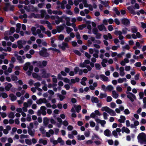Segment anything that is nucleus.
<instances>
[{"mask_svg": "<svg viewBox=\"0 0 146 146\" xmlns=\"http://www.w3.org/2000/svg\"><path fill=\"white\" fill-rule=\"evenodd\" d=\"M124 81H126V79L125 78H119L118 80V82L119 83H121Z\"/></svg>", "mask_w": 146, "mask_h": 146, "instance_id": "nucleus-37", "label": "nucleus"}, {"mask_svg": "<svg viewBox=\"0 0 146 146\" xmlns=\"http://www.w3.org/2000/svg\"><path fill=\"white\" fill-rule=\"evenodd\" d=\"M65 19L66 21V25L68 26H71V24L70 23V19L69 17H66Z\"/></svg>", "mask_w": 146, "mask_h": 146, "instance_id": "nucleus-23", "label": "nucleus"}, {"mask_svg": "<svg viewBox=\"0 0 146 146\" xmlns=\"http://www.w3.org/2000/svg\"><path fill=\"white\" fill-rule=\"evenodd\" d=\"M130 48V46H122L123 50L124 51L125 50H129Z\"/></svg>", "mask_w": 146, "mask_h": 146, "instance_id": "nucleus-55", "label": "nucleus"}, {"mask_svg": "<svg viewBox=\"0 0 146 146\" xmlns=\"http://www.w3.org/2000/svg\"><path fill=\"white\" fill-rule=\"evenodd\" d=\"M65 42H63L62 43V46H67L68 44V42H69V40L68 38H66L65 40Z\"/></svg>", "mask_w": 146, "mask_h": 146, "instance_id": "nucleus-32", "label": "nucleus"}, {"mask_svg": "<svg viewBox=\"0 0 146 146\" xmlns=\"http://www.w3.org/2000/svg\"><path fill=\"white\" fill-rule=\"evenodd\" d=\"M79 70V69L78 67H76L74 69V71L75 74H77Z\"/></svg>", "mask_w": 146, "mask_h": 146, "instance_id": "nucleus-56", "label": "nucleus"}, {"mask_svg": "<svg viewBox=\"0 0 146 146\" xmlns=\"http://www.w3.org/2000/svg\"><path fill=\"white\" fill-rule=\"evenodd\" d=\"M96 35V37L97 38L100 39L101 38L102 35L99 33H98L95 34Z\"/></svg>", "mask_w": 146, "mask_h": 146, "instance_id": "nucleus-51", "label": "nucleus"}, {"mask_svg": "<svg viewBox=\"0 0 146 146\" xmlns=\"http://www.w3.org/2000/svg\"><path fill=\"white\" fill-rule=\"evenodd\" d=\"M73 52L78 56H80L81 55V53L78 50H73Z\"/></svg>", "mask_w": 146, "mask_h": 146, "instance_id": "nucleus-43", "label": "nucleus"}, {"mask_svg": "<svg viewBox=\"0 0 146 146\" xmlns=\"http://www.w3.org/2000/svg\"><path fill=\"white\" fill-rule=\"evenodd\" d=\"M109 2L108 1H101V3L102 4H103L105 6V7H108V8H110V7L109 6L108 4Z\"/></svg>", "mask_w": 146, "mask_h": 146, "instance_id": "nucleus-30", "label": "nucleus"}, {"mask_svg": "<svg viewBox=\"0 0 146 146\" xmlns=\"http://www.w3.org/2000/svg\"><path fill=\"white\" fill-rule=\"evenodd\" d=\"M91 100L93 103L94 102L98 103L99 102L98 98L97 97H94L93 96L92 97Z\"/></svg>", "mask_w": 146, "mask_h": 146, "instance_id": "nucleus-12", "label": "nucleus"}, {"mask_svg": "<svg viewBox=\"0 0 146 146\" xmlns=\"http://www.w3.org/2000/svg\"><path fill=\"white\" fill-rule=\"evenodd\" d=\"M39 54L41 56L45 58L48 57L50 55L49 53L47 52V49L44 47L42 48Z\"/></svg>", "mask_w": 146, "mask_h": 146, "instance_id": "nucleus-3", "label": "nucleus"}, {"mask_svg": "<svg viewBox=\"0 0 146 146\" xmlns=\"http://www.w3.org/2000/svg\"><path fill=\"white\" fill-rule=\"evenodd\" d=\"M112 96L113 97L115 98H117L118 96V94L116 93L115 91H112Z\"/></svg>", "mask_w": 146, "mask_h": 146, "instance_id": "nucleus-36", "label": "nucleus"}, {"mask_svg": "<svg viewBox=\"0 0 146 146\" xmlns=\"http://www.w3.org/2000/svg\"><path fill=\"white\" fill-rule=\"evenodd\" d=\"M9 97L11 98V100L12 101H14L17 99V97L16 96L14 95L13 94H10L9 95Z\"/></svg>", "mask_w": 146, "mask_h": 146, "instance_id": "nucleus-19", "label": "nucleus"}, {"mask_svg": "<svg viewBox=\"0 0 146 146\" xmlns=\"http://www.w3.org/2000/svg\"><path fill=\"white\" fill-rule=\"evenodd\" d=\"M112 100V98L110 96H108L107 98L106 101L107 102H110Z\"/></svg>", "mask_w": 146, "mask_h": 146, "instance_id": "nucleus-63", "label": "nucleus"}, {"mask_svg": "<svg viewBox=\"0 0 146 146\" xmlns=\"http://www.w3.org/2000/svg\"><path fill=\"white\" fill-rule=\"evenodd\" d=\"M121 23L123 24L126 26L129 25L130 23L129 21L126 18L122 19L121 20Z\"/></svg>", "mask_w": 146, "mask_h": 146, "instance_id": "nucleus-6", "label": "nucleus"}, {"mask_svg": "<svg viewBox=\"0 0 146 146\" xmlns=\"http://www.w3.org/2000/svg\"><path fill=\"white\" fill-rule=\"evenodd\" d=\"M117 90L119 92H121L122 90V88L119 86H118L116 87Z\"/></svg>", "mask_w": 146, "mask_h": 146, "instance_id": "nucleus-60", "label": "nucleus"}, {"mask_svg": "<svg viewBox=\"0 0 146 146\" xmlns=\"http://www.w3.org/2000/svg\"><path fill=\"white\" fill-rule=\"evenodd\" d=\"M98 30L96 28H94L92 29L93 33L95 35L98 33Z\"/></svg>", "mask_w": 146, "mask_h": 146, "instance_id": "nucleus-52", "label": "nucleus"}, {"mask_svg": "<svg viewBox=\"0 0 146 146\" xmlns=\"http://www.w3.org/2000/svg\"><path fill=\"white\" fill-rule=\"evenodd\" d=\"M64 81L65 82L69 83L70 85L71 84V83L70 82V80L67 78H64Z\"/></svg>", "mask_w": 146, "mask_h": 146, "instance_id": "nucleus-50", "label": "nucleus"}, {"mask_svg": "<svg viewBox=\"0 0 146 146\" xmlns=\"http://www.w3.org/2000/svg\"><path fill=\"white\" fill-rule=\"evenodd\" d=\"M140 99H142L144 96V93L143 92H140L139 94Z\"/></svg>", "mask_w": 146, "mask_h": 146, "instance_id": "nucleus-62", "label": "nucleus"}, {"mask_svg": "<svg viewBox=\"0 0 146 146\" xmlns=\"http://www.w3.org/2000/svg\"><path fill=\"white\" fill-rule=\"evenodd\" d=\"M29 127H27V128L28 129V133L29 135L32 137H33L34 136V131H33L30 128H29Z\"/></svg>", "mask_w": 146, "mask_h": 146, "instance_id": "nucleus-22", "label": "nucleus"}, {"mask_svg": "<svg viewBox=\"0 0 146 146\" xmlns=\"http://www.w3.org/2000/svg\"><path fill=\"white\" fill-rule=\"evenodd\" d=\"M132 32L133 33H136L137 32V29L135 26H133L131 29Z\"/></svg>", "mask_w": 146, "mask_h": 146, "instance_id": "nucleus-31", "label": "nucleus"}, {"mask_svg": "<svg viewBox=\"0 0 146 146\" xmlns=\"http://www.w3.org/2000/svg\"><path fill=\"white\" fill-rule=\"evenodd\" d=\"M114 33L115 35L120 36L121 35H122V33L120 31H115Z\"/></svg>", "mask_w": 146, "mask_h": 146, "instance_id": "nucleus-41", "label": "nucleus"}, {"mask_svg": "<svg viewBox=\"0 0 146 146\" xmlns=\"http://www.w3.org/2000/svg\"><path fill=\"white\" fill-rule=\"evenodd\" d=\"M77 137L78 139L80 141L84 140L85 139V137L83 135H81V136L80 135H78L77 136Z\"/></svg>", "mask_w": 146, "mask_h": 146, "instance_id": "nucleus-33", "label": "nucleus"}, {"mask_svg": "<svg viewBox=\"0 0 146 146\" xmlns=\"http://www.w3.org/2000/svg\"><path fill=\"white\" fill-rule=\"evenodd\" d=\"M98 28L100 31H102L103 29L105 31H106V28L103 24L98 25Z\"/></svg>", "mask_w": 146, "mask_h": 146, "instance_id": "nucleus-10", "label": "nucleus"}, {"mask_svg": "<svg viewBox=\"0 0 146 146\" xmlns=\"http://www.w3.org/2000/svg\"><path fill=\"white\" fill-rule=\"evenodd\" d=\"M56 29L58 32H60L64 29V27L62 25L58 26L57 27Z\"/></svg>", "mask_w": 146, "mask_h": 146, "instance_id": "nucleus-24", "label": "nucleus"}, {"mask_svg": "<svg viewBox=\"0 0 146 146\" xmlns=\"http://www.w3.org/2000/svg\"><path fill=\"white\" fill-rule=\"evenodd\" d=\"M5 6L3 7V9L5 11H13L14 9V6L11 5L9 3H5Z\"/></svg>", "mask_w": 146, "mask_h": 146, "instance_id": "nucleus-4", "label": "nucleus"}, {"mask_svg": "<svg viewBox=\"0 0 146 146\" xmlns=\"http://www.w3.org/2000/svg\"><path fill=\"white\" fill-rule=\"evenodd\" d=\"M110 109V108L107 106H105L102 108L101 110L102 111H105L107 112L108 113Z\"/></svg>", "mask_w": 146, "mask_h": 146, "instance_id": "nucleus-21", "label": "nucleus"}, {"mask_svg": "<svg viewBox=\"0 0 146 146\" xmlns=\"http://www.w3.org/2000/svg\"><path fill=\"white\" fill-rule=\"evenodd\" d=\"M57 96L58 97L60 98V100L61 101H62L65 98V96H62V95L60 94L59 93L57 94Z\"/></svg>", "mask_w": 146, "mask_h": 146, "instance_id": "nucleus-29", "label": "nucleus"}, {"mask_svg": "<svg viewBox=\"0 0 146 146\" xmlns=\"http://www.w3.org/2000/svg\"><path fill=\"white\" fill-rule=\"evenodd\" d=\"M74 107L76 110V111L77 113H79L80 112V110L81 109V106L80 105H78L77 106L74 105Z\"/></svg>", "mask_w": 146, "mask_h": 146, "instance_id": "nucleus-15", "label": "nucleus"}, {"mask_svg": "<svg viewBox=\"0 0 146 146\" xmlns=\"http://www.w3.org/2000/svg\"><path fill=\"white\" fill-rule=\"evenodd\" d=\"M28 7L30 9V11H31L33 12H37L38 11L36 7H35L32 5H29L28 6Z\"/></svg>", "mask_w": 146, "mask_h": 146, "instance_id": "nucleus-7", "label": "nucleus"}, {"mask_svg": "<svg viewBox=\"0 0 146 146\" xmlns=\"http://www.w3.org/2000/svg\"><path fill=\"white\" fill-rule=\"evenodd\" d=\"M50 73H46V74H44V75H42L41 76V77L42 78H49L50 77Z\"/></svg>", "mask_w": 146, "mask_h": 146, "instance_id": "nucleus-27", "label": "nucleus"}, {"mask_svg": "<svg viewBox=\"0 0 146 146\" xmlns=\"http://www.w3.org/2000/svg\"><path fill=\"white\" fill-rule=\"evenodd\" d=\"M17 60H19L20 63H23V60H22L21 57L20 56H17Z\"/></svg>", "mask_w": 146, "mask_h": 146, "instance_id": "nucleus-49", "label": "nucleus"}, {"mask_svg": "<svg viewBox=\"0 0 146 146\" xmlns=\"http://www.w3.org/2000/svg\"><path fill=\"white\" fill-rule=\"evenodd\" d=\"M9 118L13 119L15 117L14 113L13 112H11L8 115Z\"/></svg>", "mask_w": 146, "mask_h": 146, "instance_id": "nucleus-35", "label": "nucleus"}, {"mask_svg": "<svg viewBox=\"0 0 146 146\" xmlns=\"http://www.w3.org/2000/svg\"><path fill=\"white\" fill-rule=\"evenodd\" d=\"M138 141L141 144H146V135L142 132L139 134L137 137Z\"/></svg>", "mask_w": 146, "mask_h": 146, "instance_id": "nucleus-1", "label": "nucleus"}, {"mask_svg": "<svg viewBox=\"0 0 146 146\" xmlns=\"http://www.w3.org/2000/svg\"><path fill=\"white\" fill-rule=\"evenodd\" d=\"M95 113L96 115L100 116L101 115V113L100 111L98 110H96L95 111Z\"/></svg>", "mask_w": 146, "mask_h": 146, "instance_id": "nucleus-61", "label": "nucleus"}, {"mask_svg": "<svg viewBox=\"0 0 146 146\" xmlns=\"http://www.w3.org/2000/svg\"><path fill=\"white\" fill-rule=\"evenodd\" d=\"M26 42L24 40H20L17 41V43L19 46H22L26 44Z\"/></svg>", "mask_w": 146, "mask_h": 146, "instance_id": "nucleus-18", "label": "nucleus"}, {"mask_svg": "<svg viewBox=\"0 0 146 146\" xmlns=\"http://www.w3.org/2000/svg\"><path fill=\"white\" fill-rule=\"evenodd\" d=\"M30 65V63L29 62H27L25 64L24 67L23 69L25 71H27Z\"/></svg>", "mask_w": 146, "mask_h": 146, "instance_id": "nucleus-16", "label": "nucleus"}, {"mask_svg": "<svg viewBox=\"0 0 146 146\" xmlns=\"http://www.w3.org/2000/svg\"><path fill=\"white\" fill-rule=\"evenodd\" d=\"M45 34H46L48 36L50 37L51 36V34L50 31H48L44 32Z\"/></svg>", "mask_w": 146, "mask_h": 146, "instance_id": "nucleus-58", "label": "nucleus"}, {"mask_svg": "<svg viewBox=\"0 0 146 146\" xmlns=\"http://www.w3.org/2000/svg\"><path fill=\"white\" fill-rule=\"evenodd\" d=\"M103 116H104V119H107V116H108V114L106 113L105 112H104L103 113Z\"/></svg>", "mask_w": 146, "mask_h": 146, "instance_id": "nucleus-64", "label": "nucleus"}, {"mask_svg": "<svg viewBox=\"0 0 146 146\" xmlns=\"http://www.w3.org/2000/svg\"><path fill=\"white\" fill-rule=\"evenodd\" d=\"M12 80L14 81H16L17 80L18 78L17 76L14 75H12L11 76Z\"/></svg>", "mask_w": 146, "mask_h": 146, "instance_id": "nucleus-45", "label": "nucleus"}, {"mask_svg": "<svg viewBox=\"0 0 146 146\" xmlns=\"http://www.w3.org/2000/svg\"><path fill=\"white\" fill-rule=\"evenodd\" d=\"M2 97L4 99L7 98L8 96L7 94L5 92H2L0 94V97Z\"/></svg>", "mask_w": 146, "mask_h": 146, "instance_id": "nucleus-26", "label": "nucleus"}, {"mask_svg": "<svg viewBox=\"0 0 146 146\" xmlns=\"http://www.w3.org/2000/svg\"><path fill=\"white\" fill-rule=\"evenodd\" d=\"M48 50H52L54 52H57L58 53L60 52V51L58 49L53 48H48Z\"/></svg>", "mask_w": 146, "mask_h": 146, "instance_id": "nucleus-38", "label": "nucleus"}, {"mask_svg": "<svg viewBox=\"0 0 146 146\" xmlns=\"http://www.w3.org/2000/svg\"><path fill=\"white\" fill-rule=\"evenodd\" d=\"M95 66L96 69L97 70H100L101 68L100 64L98 63H96L95 64Z\"/></svg>", "mask_w": 146, "mask_h": 146, "instance_id": "nucleus-44", "label": "nucleus"}, {"mask_svg": "<svg viewBox=\"0 0 146 146\" xmlns=\"http://www.w3.org/2000/svg\"><path fill=\"white\" fill-rule=\"evenodd\" d=\"M108 113L111 116H115L116 115V113L115 111L111 109L110 110Z\"/></svg>", "mask_w": 146, "mask_h": 146, "instance_id": "nucleus-28", "label": "nucleus"}, {"mask_svg": "<svg viewBox=\"0 0 146 146\" xmlns=\"http://www.w3.org/2000/svg\"><path fill=\"white\" fill-rule=\"evenodd\" d=\"M52 77H53L52 78V81L53 82L56 83L57 82V79L56 78V76L54 75H52L51 76Z\"/></svg>", "mask_w": 146, "mask_h": 146, "instance_id": "nucleus-46", "label": "nucleus"}, {"mask_svg": "<svg viewBox=\"0 0 146 146\" xmlns=\"http://www.w3.org/2000/svg\"><path fill=\"white\" fill-rule=\"evenodd\" d=\"M46 24L47 25V26L48 28L50 30H51L52 29V27L50 23L48 21H46Z\"/></svg>", "mask_w": 146, "mask_h": 146, "instance_id": "nucleus-48", "label": "nucleus"}, {"mask_svg": "<svg viewBox=\"0 0 146 146\" xmlns=\"http://www.w3.org/2000/svg\"><path fill=\"white\" fill-rule=\"evenodd\" d=\"M36 29L35 27H33L31 29V31L32 32V34L34 36L36 35Z\"/></svg>", "mask_w": 146, "mask_h": 146, "instance_id": "nucleus-34", "label": "nucleus"}, {"mask_svg": "<svg viewBox=\"0 0 146 146\" xmlns=\"http://www.w3.org/2000/svg\"><path fill=\"white\" fill-rule=\"evenodd\" d=\"M27 103L29 106H30L33 104L32 100L30 99H28Z\"/></svg>", "mask_w": 146, "mask_h": 146, "instance_id": "nucleus-53", "label": "nucleus"}, {"mask_svg": "<svg viewBox=\"0 0 146 146\" xmlns=\"http://www.w3.org/2000/svg\"><path fill=\"white\" fill-rule=\"evenodd\" d=\"M141 62H137L135 64V66L140 67H141Z\"/></svg>", "mask_w": 146, "mask_h": 146, "instance_id": "nucleus-54", "label": "nucleus"}, {"mask_svg": "<svg viewBox=\"0 0 146 146\" xmlns=\"http://www.w3.org/2000/svg\"><path fill=\"white\" fill-rule=\"evenodd\" d=\"M7 84L5 87V89L7 91H9L10 89V88L12 87V85L11 83H10L6 82L5 84Z\"/></svg>", "mask_w": 146, "mask_h": 146, "instance_id": "nucleus-8", "label": "nucleus"}, {"mask_svg": "<svg viewBox=\"0 0 146 146\" xmlns=\"http://www.w3.org/2000/svg\"><path fill=\"white\" fill-rule=\"evenodd\" d=\"M40 12L41 17L43 18L44 15L46 14V11L45 10H41Z\"/></svg>", "mask_w": 146, "mask_h": 146, "instance_id": "nucleus-39", "label": "nucleus"}, {"mask_svg": "<svg viewBox=\"0 0 146 146\" xmlns=\"http://www.w3.org/2000/svg\"><path fill=\"white\" fill-rule=\"evenodd\" d=\"M107 96V95L106 94L100 93V99H102L103 98H106Z\"/></svg>", "mask_w": 146, "mask_h": 146, "instance_id": "nucleus-42", "label": "nucleus"}, {"mask_svg": "<svg viewBox=\"0 0 146 146\" xmlns=\"http://www.w3.org/2000/svg\"><path fill=\"white\" fill-rule=\"evenodd\" d=\"M113 135L116 138H117L118 137L117 134L115 130H114L112 131Z\"/></svg>", "mask_w": 146, "mask_h": 146, "instance_id": "nucleus-59", "label": "nucleus"}, {"mask_svg": "<svg viewBox=\"0 0 146 146\" xmlns=\"http://www.w3.org/2000/svg\"><path fill=\"white\" fill-rule=\"evenodd\" d=\"M104 135L107 137H110L111 134V132L109 129H106L104 132Z\"/></svg>", "mask_w": 146, "mask_h": 146, "instance_id": "nucleus-14", "label": "nucleus"}, {"mask_svg": "<svg viewBox=\"0 0 146 146\" xmlns=\"http://www.w3.org/2000/svg\"><path fill=\"white\" fill-rule=\"evenodd\" d=\"M25 143L26 144L28 145H30L32 144V143L30 140L28 139H25Z\"/></svg>", "mask_w": 146, "mask_h": 146, "instance_id": "nucleus-47", "label": "nucleus"}, {"mask_svg": "<svg viewBox=\"0 0 146 146\" xmlns=\"http://www.w3.org/2000/svg\"><path fill=\"white\" fill-rule=\"evenodd\" d=\"M86 64L85 63H84V62L83 63H81L80 65V66L82 68L86 67Z\"/></svg>", "mask_w": 146, "mask_h": 146, "instance_id": "nucleus-57", "label": "nucleus"}, {"mask_svg": "<svg viewBox=\"0 0 146 146\" xmlns=\"http://www.w3.org/2000/svg\"><path fill=\"white\" fill-rule=\"evenodd\" d=\"M32 76L33 78H36L39 80H41V78L40 76H39L37 74L35 73H33L32 74Z\"/></svg>", "mask_w": 146, "mask_h": 146, "instance_id": "nucleus-17", "label": "nucleus"}, {"mask_svg": "<svg viewBox=\"0 0 146 146\" xmlns=\"http://www.w3.org/2000/svg\"><path fill=\"white\" fill-rule=\"evenodd\" d=\"M36 64V66L39 68H43L46 67L47 64V62L46 60L41 61H33V64Z\"/></svg>", "mask_w": 146, "mask_h": 146, "instance_id": "nucleus-2", "label": "nucleus"}, {"mask_svg": "<svg viewBox=\"0 0 146 146\" xmlns=\"http://www.w3.org/2000/svg\"><path fill=\"white\" fill-rule=\"evenodd\" d=\"M113 89V86L110 85H109L106 88V90H108L110 92Z\"/></svg>", "mask_w": 146, "mask_h": 146, "instance_id": "nucleus-25", "label": "nucleus"}, {"mask_svg": "<svg viewBox=\"0 0 146 146\" xmlns=\"http://www.w3.org/2000/svg\"><path fill=\"white\" fill-rule=\"evenodd\" d=\"M100 76L102 78L101 80L104 81H107L108 80V78L104 75L102 74L100 75Z\"/></svg>", "mask_w": 146, "mask_h": 146, "instance_id": "nucleus-11", "label": "nucleus"}, {"mask_svg": "<svg viewBox=\"0 0 146 146\" xmlns=\"http://www.w3.org/2000/svg\"><path fill=\"white\" fill-rule=\"evenodd\" d=\"M103 37L106 40H107L108 38H109L110 39H111L112 38L111 34L110 33H108L107 35H104Z\"/></svg>", "mask_w": 146, "mask_h": 146, "instance_id": "nucleus-9", "label": "nucleus"}, {"mask_svg": "<svg viewBox=\"0 0 146 146\" xmlns=\"http://www.w3.org/2000/svg\"><path fill=\"white\" fill-rule=\"evenodd\" d=\"M56 18L57 20H55V22L57 25L59 24L60 22L62 21V19L60 18L58 16H56Z\"/></svg>", "mask_w": 146, "mask_h": 146, "instance_id": "nucleus-20", "label": "nucleus"}, {"mask_svg": "<svg viewBox=\"0 0 146 146\" xmlns=\"http://www.w3.org/2000/svg\"><path fill=\"white\" fill-rule=\"evenodd\" d=\"M120 118L121 119H119L118 120V121L120 123H124L126 119L125 117L124 116L121 115L120 116Z\"/></svg>", "mask_w": 146, "mask_h": 146, "instance_id": "nucleus-13", "label": "nucleus"}, {"mask_svg": "<svg viewBox=\"0 0 146 146\" xmlns=\"http://www.w3.org/2000/svg\"><path fill=\"white\" fill-rule=\"evenodd\" d=\"M132 95L130 94H129L128 95H127V97L129 98L130 100L132 102H134V100H135L136 99V97L132 93H131Z\"/></svg>", "mask_w": 146, "mask_h": 146, "instance_id": "nucleus-5", "label": "nucleus"}, {"mask_svg": "<svg viewBox=\"0 0 146 146\" xmlns=\"http://www.w3.org/2000/svg\"><path fill=\"white\" fill-rule=\"evenodd\" d=\"M66 32L68 34H69L73 30V29H72L69 27H66Z\"/></svg>", "mask_w": 146, "mask_h": 146, "instance_id": "nucleus-40", "label": "nucleus"}]
</instances>
